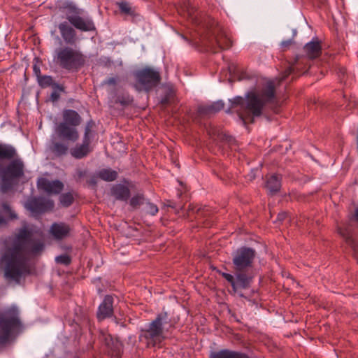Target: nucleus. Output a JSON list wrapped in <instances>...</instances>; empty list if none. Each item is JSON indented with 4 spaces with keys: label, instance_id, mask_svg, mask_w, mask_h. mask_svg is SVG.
I'll list each match as a JSON object with an SVG mask.
<instances>
[{
    "label": "nucleus",
    "instance_id": "7",
    "mask_svg": "<svg viewBox=\"0 0 358 358\" xmlns=\"http://www.w3.org/2000/svg\"><path fill=\"white\" fill-rule=\"evenodd\" d=\"M63 121L55 126V134L61 140L76 142L79 138L77 127L82 122L79 113L73 109H65L62 112Z\"/></svg>",
    "mask_w": 358,
    "mask_h": 358
},
{
    "label": "nucleus",
    "instance_id": "31",
    "mask_svg": "<svg viewBox=\"0 0 358 358\" xmlns=\"http://www.w3.org/2000/svg\"><path fill=\"white\" fill-rule=\"evenodd\" d=\"M59 201L62 206L69 207L74 201V197L71 192L62 194L59 196Z\"/></svg>",
    "mask_w": 358,
    "mask_h": 358
},
{
    "label": "nucleus",
    "instance_id": "20",
    "mask_svg": "<svg viewBox=\"0 0 358 358\" xmlns=\"http://www.w3.org/2000/svg\"><path fill=\"white\" fill-rule=\"evenodd\" d=\"M281 176L277 174L266 176L265 187L269 194L274 195L280 191L281 187Z\"/></svg>",
    "mask_w": 358,
    "mask_h": 358
},
{
    "label": "nucleus",
    "instance_id": "18",
    "mask_svg": "<svg viewBox=\"0 0 358 358\" xmlns=\"http://www.w3.org/2000/svg\"><path fill=\"white\" fill-rule=\"evenodd\" d=\"M106 344L108 348V353L112 357L120 358L123 353V344L117 338L110 337L106 339Z\"/></svg>",
    "mask_w": 358,
    "mask_h": 358
},
{
    "label": "nucleus",
    "instance_id": "15",
    "mask_svg": "<svg viewBox=\"0 0 358 358\" xmlns=\"http://www.w3.org/2000/svg\"><path fill=\"white\" fill-rule=\"evenodd\" d=\"M59 138L57 137L55 133L52 135L50 143V152L57 157H61L68 153L69 145L66 141H59Z\"/></svg>",
    "mask_w": 358,
    "mask_h": 358
},
{
    "label": "nucleus",
    "instance_id": "9",
    "mask_svg": "<svg viewBox=\"0 0 358 358\" xmlns=\"http://www.w3.org/2000/svg\"><path fill=\"white\" fill-rule=\"evenodd\" d=\"M22 327L17 307L12 306L0 312V344L8 342L13 334Z\"/></svg>",
    "mask_w": 358,
    "mask_h": 358
},
{
    "label": "nucleus",
    "instance_id": "3",
    "mask_svg": "<svg viewBox=\"0 0 358 358\" xmlns=\"http://www.w3.org/2000/svg\"><path fill=\"white\" fill-rule=\"evenodd\" d=\"M24 176V164L17 157L14 146L0 143V189L3 193L9 191Z\"/></svg>",
    "mask_w": 358,
    "mask_h": 358
},
{
    "label": "nucleus",
    "instance_id": "36",
    "mask_svg": "<svg viewBox=\"0 0 358 358\" xmlns=\"http://www.w3.org/2000/svg\"><path fill=\"white\" fill-rule=\"evenodd\" d=\"M55 260L57 263L62 264L64 265H69L71 262V259L69 255H62L59 256H57L55 258Z\"/></svg>",
    "mask_w": 358,
    "mask_h": 358
},
{
    "label": "nucleus",
    "instance_id": "40",
    "mask_svg": "<svg viewBox=\"0 0 358 358\" xmlns=\"http://www.w3.org/2000/svg\"><path fill=\"white\" fill-rule=\"evenodd\" d=\"M171 97L172 93L168 92L164 95V97L162 98L160 103L164 106L168 105L170 103Z\"/></svg>",
    "mask_w": 358,
    "mask_h": 358
},
{
    "label": "nucleus",
    "instance_id": "19",
    "mask_svg": "<svg viewBox=\"0 0 358 358\" xmlns=\"http://www.w3.org/2000/svg\"><path fill=\"white\" fill-rule=\"evenodd\" d=\"M70 231L69 225L64 222L53 223L50 229L51 234L57 240H62L68 236Z\"/></svg>",
    "mask_w": 358,
    "mask_h": 358
},
{
    "label": "nucleus",
    "instance_id": "32",
    "mask_svg": "<svg viewBox=\"0 0 358 358\" xmlns=\"http://www.w3.org/2000/svg\"><path fill=\"white\" fill-rule=\"evenodd\" d=\"M52 182L45 178H41L37 181V187L39 189H42L48 194H51Z\"/></svg>",
    "mask_w": 358,
    "mask_h": 358
},
{
    "label": "nucleus",
    "instance_id": "50",
    "mask_svg": "<svg viewBox=\"0 0 358 358\" xmlns=\"http://www.w3.org/2000/svg\"><path fill=\"white\" fill-rule=\"evenodd\" d=\"M4 223H6L5 219L2 216L0 215V225L3 224Z\"/></svg>",
    "mask_w": 358,
    "mask_h": 358
},
{
    "label": "nucleus",
    "instance_id": "12",
    "mask_svg": "<svg viewBox=\"0 0 358 358\" xmlns=\"http://www.w3.org/2000/svg\"><path fill=\"white\" fill-rule=\"evenodd\" d=\"M219 273L231 284L235 292H238L240 289H248L251 285L248 281L247 278H244L245 276L238 271H234L235 275L221 271H219Z\"/></svg>",
    "mask_w": 358,
    "mask_h": 358
},
{
    "label": "nucleus",
    "instance_id": "21",
    "mask_svg": "<svg viewBox=\"0 0 358 358\" xmlns=\"http://www.w3.org/2000/svg\"><path fill=\"white\" fill-rule=\"evenodd\" d=\"M90 143L91 141L83 139L82 144L76 145L71 150L72 157L79 159L85 157L91 152Z\"/></svg>",
    "mask_w": 358,
    "mask_h": 358
},
{
    "label": "nucleus",
    "instance_id": "13",
    "mask_svg": "<svg viewBox=\"0 0 358 358\" xmlns=\"http://www.w3.org/2000/svg\"><path fill=\"white\" fill-rule=\"evenodd\" d=\"M27 208L32 213L41 214L52 210L54 202L43 197H35L28 201Z\"/></svg>",
    "mask_w": 358,
    "mask_h": 358
},
{
    "label": "nucleus",
    "instance_id": "43",
    "mask_svg": "<svg viewBox=\"0 0 358 358\" xmlns=\"http://www.w3.org/2000/svg\"><path fill=\"white\" fill-rule=\"evenodd\" d=\"M33 71L34 74L36 75L37 80L41 77L42 75L41 74V69L40 67L38 66L36 64H34L33 66Z\"/></svg>",
    "mask_w": 358,
    "mask_h": 358
},
{
    "label": "nucleus",
    "instance_id": "11",
    "mask_svg": "<svg viewBox=\"0 0 358 358\" xmlns=\"http://www.w3.org/2000/svg\"><path fill=\"white\" fill-rule=\"evenodd\" d=\"M136 83L134 87L138 91L149 92L157 87L161 81L159 71L150 67H145L134 73Z\"/></svg>",
    "mask_w": 358,
    "mask_h": 358
},
{
    "label": "nucleus",
    "instance_id": "16",
    "mask_svg": "<svg viewBox=\"0 0 358 358\" xmlns=\"http://www.w3.org/2000/svg\"><path fill=\"white\" fill-rule=\"evenodd\" d=\"M110 194L117 201H127L131 196V192L127 186L118 183L111 187Z\"/></svg>",
    "mask_w": 358,
    "mask_h": 358
},
{
    "label": "nucleus",
    "instance_id": "41",
    "mask_svg": "<svg viewBox=\"0 0 358 358\" xmlns=\"http://www.w3.org/2000/svg\"><path fill=\"white\" fill-rule=\"evenodd\" d=\"M165 205L168 207H171L172 208H174V209H178V208H182V206L181 205H178L176 203V202L172 201V200H167L165 203Z\"/></svg>",
    "mask_w": 358,
    "mask_h": 358
},
{
    "label": "nucleus",
    "instance_id": "51",
    "mask_svg": "<svg viewBox=\"0 0 358 358\" xmlns=\"http://www.w3.org/2000/svg\"><path fill=\"white\" fill-rule=\"evenodd\" d=\"M298 60H299V58H296V65H298Z\"/></svg>",
    "mask_w": 358,
    "mask_h": 358
},
{
    "label": "nucleus",
    "instance_id": "37",
    "mask_svg": "<svg viewBox=\"0 0 358 358\" xmlns=\"http://www.w3.org/2000/svg\"><path fill=\"white\" fill-rule=\"evenodd\" d=\"M146 203V213L151 215H155L158 213V207L149 201L145 202Z\"/></svg>",
    "mask_w": 358,
    "mask_h": 358
},
{
    "label": "nucleus",
    "instance_id": "42",
    "mask_svg": "<svg viewBox=\"0 0 358 358\" xmlns=\"http://www.w3.org/2000/svg\"><path fill=\"white\" fill-rule=\"evenodd\" d=\"M58 90H54V91L50 94V100L53 102L57 101L60 97V95Z\"/></svg>",
    "mask_w": 358,
    "mask_h": 358
},
{
    "label": "nucleus",
    "instance_id": "26",
    "mask_svg": "<svg viewBox=\"0 0 358 358\" xmlns=\"http://www.w3.org/2000/svg\"><path fill=\"white\" fill-rule=\"evenodd\" d=\"M37 80L39 85L42 88L51 86L53 90H58L59 92H64V87L62 85L55 83L52 77L50 76H41Z\"/></svg>",
    "mask_w": 358,
    "mask_h": 358
},
{
    "label": "nucleus",
    "instance_id": "25",
    "mask_svg": "<svg viewBox=\"0 0 358 358\" xmlns=\"http://www.w3.org/2000/svg\"><path fill=\"white\" fill-rule=\"evenodd\" d=\"M338 231L340 235L345 238L346 243L349 245L354 251H357L358 246L353 238L351 228L348 226L339 227Z\"/></svg>",
    "mask_w": 358,
    "mask_h": 358
},
{
    "label": "nucleus",
    "instance_id": "4",
    "mask_svg": "<svg viewBox=\"0 0 358 358\" xmlns=\"http://www.w3.org/2000/svg\"><path fill=\"white\" fill-rule=\"evenodd\" d=\"M65 11L67 22L59 24L58 29L61 36L66 44L73 45L78 41L75 29L81 31H94L96 30L95 24L91 17H83L80 15L83 10L72 2H65L61 7Z\"/></svg>",
    "mask_w": 358,
    "mask_h": 358
},
{
    "label": "nucleus",
    "instance_id": "8",
    "mask_svg": "<svg viewBox=\"0 0 358 358\" xmlns=\"http://www.w3.org/2000/svg\"><path fill=\"white\" fill-rule=\"evenodd\" d=\"M85 62L86 57L80 50L69 46L57 48L53 55V62L68 71H78Z\"/></svg>",
    "mask_w": 358,
    "mask_h": 358
},
{
    "label": "nucleus",
    "instance_id": "6",
    "mask_svg": "<svg viewBox=\"0 0 358 358\" xmlns=\"http://www.w3.org/2000/svg\"><path fill=\"white\" fill-rule=\"evenodd\" d=\"M168 324L171 326L168 313L162 312L157 314L146 328L141 330L139 339L145 341L148 347H155L165 338L164 332L168 331Z\"/></svg>",
    "mask_w": 358,
    "mask_h": 358
},
{
    "label": "nucleus",
    "instance_id": "35",
    "mask_svg": "<svg viewBox=\"0 0 358 358\" xmlns=\"http://www.w3.org/2000/svg\"><path fill=\"white\" fill-rule=\"evenodd\" d=\"M51 185V194H59L64 189V184L58 180L52 181Z\"/></svg>",
    "mask_w": 358,
    "mask_h": 358
},
{
    "label": "nucleus",
    "instance_id": "22",
    "mask_svg": "<svg viewBox=\"0 0 358 358\" xmlns=\"http://www.w3.org/2000/svg\"><path fill=\"white\" fill-rule=\"evenodd\" d=\"M224 106L222 101H217L209 105H201L198 107V113L202 115H211L223 109Z\"/></svg>",
    "mask_w": 358,
    "mask_h": 358
},
{
    "label": "nucleus",
    "instance_id": "23",
    "mask_svg": "<svg viewBox=\"0 0 358 358\" xmlns=\"http://www.w3.org/2000/svg\"><path fill=\"white\" fill-rule=\"evenodd\" d=\"M230 106L226 110L227 113H232V110L239 107L240 110H237V113H238L239 118L245 124V118L242 114L241 111L245 110V100L242 96H236L233 99L229 100Z\"/></svg>",
    "mask_w": 358,
    "mask_h": 358
},
{
    "label": "nucleus",
    "instance_id": "28",
    "mask_svg": "<svg viewBox=\"0 0 358 358\" xmlns=\"http://www.w3.org/2000/svg\"><path fill=\"white\" fill-rule=\"evenodd\" d=\"M116 5L119 8L122 14L131 17H135L136 15L135 8L132 7L129 2L122 1L117 2Z\"/></svg>",
    "mask_w": 358,
    "mask_h": 358
},
{
    "label": "nucleus",
    "instance_id": "24",
    "mask_svg": "<svg viewBox=\"0 0 358 358\" xmlns=\"http://www.w3.org/2000/svg\"><path fill=\"white\" fill-rule=\"evenodd\" d=\"M210 358H250L248 355L230 350L227 349L221 350L218 352H213L210 355Z\"/></svg>",
    "mask_w": 358,
    "mask_h": 358
},
{
    "label": "nucleus",
    "instance_id": "1",
    "mask_svg": "<svg viewBox=\"0 0 358 358\" xmlns=\"http://www.w3.org/2000/svg\"><path fill=\"white\" fill-rule=\"evenodd\" d=\"M32 231L26 226L14 234L11 243H6L0 250V270L6 280L19 282L21 278L29 274L26 255H37L45 248L41 240L32 239Z\"/></svg>",
    "mask_w": 358,
    "mask_h": 358
},
{
    "label": "nucleus",
    "instance_id": "5",
    "mask_svg": "<svg viewBox=\"0 0 358 358\" xmlns=\"http://www.w3.org/2000/svg\"><path fill=\"white\" fill-rule=\"evenodd\" d=\"M275 99V88L273 81L266 83L265 87L257 94L255 92H249L245 95V113L248 115V118L250 119V122H254L255 117H259L262 114L263 108L268 103L274 102ZM245 120L247 117H245Z\"/></svg>",
    "mask_w": 358,
    "mask_h": 358
},
{
    "label": "nucleus",
    "instance_id": "52",
    "mask_svg": "<svg viewBox=\"0 0 358 358\" xmlns=\"http://www.w3.org/2000/svg\"><path fill=\"white\" fill-rule=\"evenodd\" d=\"M73 358H78V357H73Z\"/></svg>",
    "mask_w": 358,
    "mask_h": 358
},
{
    "label": "nucleus",
    "instance_id": "49",
    "mask_svg": "<svg viewBox=\"0 0 358 358\" xmlns=\"http://www.w3.org/2000/svg\"><path fill=\"white\" fill-rule=\"evenodd\" d=\"M353 219L355 221L358 222V208L356 209V210H355V215H353Z\"/></svg>",
    "mask_w": 358,
    "mask_h": 358
},
{
    "label": "nucleus",
    "instance_id": "44",
    "mask_svg": "<svg viewBox=\"0 0 358 358\" xmlns=\"http://www.w3.org/2000/svg\"><path fill=\"white\" fill-rule=\"evenodd\" d=\"M104 83L108 85H115L117 83L115 78H109L104 80Z\"/></svg>",
    "mask_w": 358,
    "mask_h": 358
},
{
    "label": "nucleus",
    "instance_id": "29",
    "mask_svg": "<svg viewBox=\"0 0 358 358\" xmlns=\"http://www.w3.org/2000/svg\"><path fill=\"white\" fill-rule=\"evenodd\" d=\"M146 199L143 194L138 193L134 195L129 201V204L133 208H137L145 203Z\"/></svg>",
    "mask_w": 358,
    "mask_h": 358
},
{
    "label": "nucleus",
    "instance_id": "10",
    "mask_svg": "<svg viewBox=\"0 0 358 358\" xmlns=\"http://www.w3.org/2000/svg\"><path fill=\"white\" fill-rule=\"evenodd\" d=\"M255 256L256 251L245 246L238 248L232 255L234 271H238L243 275L250 284L255 277L253 262Z\"/></svg>",
    "mask_w": 358,
    "mask_h": 358
},
{
    "label": "nucleus",
    "instance_id": "27",
    "mask_svg": "<svg viewBox=\"0 0 358 358\" xmlns=\"http://www.w3.org/2000/svg\"><path fill=\"white\" fill-rule=\"evenodd\" d=\"M97 177L102 180L112 182L117 178L118 173L116 171L111 169H103L97 173Z\"/></svg>",
    "mask_w": 358,
    "mask_h": 358
},
{
    "label": "nucleus",
    "instance_id": "39",
    "mask_svg": "<svg viewBox=\"0 0 358 358\" xmlns=\"http://www.w3.org/2000/svg\"><path fill=\"white\" fill-rule=\"evenodd\" d=\"M298 67L296 66H289L288 68H287L285 69V71H284V75H283V78L282 79H285L287 77H288L290 74L293 73L295 70L297 69Z\"/></svg>",
    "mask_w": 358,
    "mask_h": 358
},
{
    "label": "nucleus",
    "instance_id": "34",
    "mask_svg": "<svg viewBox=\"0 0 358 358\" xmlns=\"http://www.w3.org/2000/svg\"><path fill=\"white\" fill-rule=\"evenodd\" d=\"M188 210L190 212V211H192V212H196L197 216H206L208 212H209V208L208 207H203V208H197L196 206H194V205H189L188 206Z\"/></svg>",
    "mask_w": 358,
    "mask_h": 358
},
{
    "label": "nucleus",
    "instance_id": "17",
    "mask_svg": "<svg viewBox=\"0 0 358 358\" xmlns=\"http://www.w3.org/2000/svg\"><path fill=\"white\" fill-rule=\"evenodd\" d=\"M303 50L308 59H316L322 54L321 43L317 38H314L304 45Z\"/></svg>",
    "mask_w": 358,
    "mask_h": 358
},
{
    "label": "nucleus",
    "instance_id": "48",
    "mask_svg": "<svg viewBox=\"0 0 358 358\" xmlns=\"http://www.w3.org/2000/svg\"><path fill=\"white\" fill-rule=\"evenodd\" d=\"M85 175H86L85 171L79 170L77 172V176H78V178H80V179L82 178L83 177H84Z\"/></svg>",
    "mask_w": 358,
    "mask_h": 358
},
{
    "label": "nucleus",
    "instance_id": "47",
    "mask_svg": "<svg viewBox=\"0 0 358 358\" xmlns=\"http://www.w3.org/2000/svg\"><path fill=\"white\" fill-rule=\"evenodd\" d=\"M292 43H293V41L291 39L284 41L281 43V46L282 48H288L291 44H292Z\"/></svg>",
    "mask_w": 358,
    "mask_h": 358
},
{
    "label": "nucleus",
    "instance_id": "14",
    "mask_svg": "<svg viewBox=\"0 0 358 358\" xmlns=\"http://www.w3.org/2000/svg\"><path fill=\"white\" fill-rule=\"evenodd\" d=\"M114 299L112 295H106L100 303L96 312V317L99 321L111 317L113 315Z\"/></svg>",
    "mask_w": 358,
    "mask_h": 358
},
{
    "label": "nucleus",
    "instance_id": "33",
    "mask_svg": "<svg viewBox=\"0 0 358 358\" xmlns=\"http://www.w3.org/2000/svg\"><path fill=\"white\" fill-rule=\"evenodd\" d=\"M95 126V122L92 120H90L87 122L85 127V132L83 136V139L86 141H91V133L92 130Z\"/></svg>",
    "mask_w": 358,
    "mask_h": 358
},
{
    "label": "nucleus",
    "instance_id": "45",
    "mask_svg": "<svg viewBox=\"0 0 358 358\" xmlns=\"http://www.w3.org/2000/svg\"><path fill=\"white\" fill-rule=\"evenodd\" d=\"M96 178L97 176H92L88 180H87V183L90 185H92V186H96V184H97V180H96Z\"/></svg>",
    "mask_w": 358,
    "mask_h": 358
},
{
    "label": "nucleus",
    "instance_id": "2",
    "mask_svg": "<svg viewBox=\"0 0 358 358\" xmlns=\"http://www.w3.org/2000/svg\"><path fill=\"white\" fill-rule=\"evenodd\" d=\"M178 12L187 15L198 29L197 31L201 37V42L204 43V41L207 40L210 50L213 53L217 52L219 50L229 49L232 46V41L224 29L210 17H206L203 19L199 17L196 14V8L189 1H184Z\"/></svg>",
    "mask_w": 358,
    "mask_h": 358
},
{
    "label": "nucleus",
    "instance_id": "38",
    "mask_svg": "<svg viewBox=\"0 0 358 358\" xmlns=\"http://www.w3.org/2000/svg\"><path fill=\"white\" fill-rule=\"evenodd\" d=\"M1 206L3 211L8 214L11 219L17 217V215L12 211L9 204L7 202H3Z\"/></svg>",
    "mask_w": 358,
    "mask_h": 358
},
{
    "label": "nucleus",
    "instance_id": "30",
    "mask_svg": "<svg viewBox=\"0 0 358 358\" xmlns=\"http://www.w3.org/2000/svg\"><path fill=\"white\" fill-rule=\"evenodd\" d=\"M133 98L129 94H122L117 96L115 103H120L122 107H127L133 103Z\"/></svg>",
    "mask_w": 358,
    "mask_h": 358
},
{
    "label": "nucleus",
    "instance_id": "46",
    "mask_svg": "<svg viewBox=\"0 0 358 358\" xmlns=\"http://www.w3.org/2000/svg\"><path fill=\"white\" fill-rule=\"evenodd\" d=\"M287 217V213L286 212H281L278 213L277 220L278 221L282 222Z\"/></svg>",
    "mask_w": 358,
    "mask_h": 358
}]
</instances>
